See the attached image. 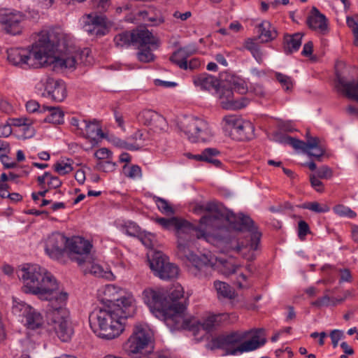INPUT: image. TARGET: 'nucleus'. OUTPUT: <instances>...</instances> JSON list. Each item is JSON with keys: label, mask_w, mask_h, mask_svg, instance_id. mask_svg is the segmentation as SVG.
<instances>
[{"label": "nucleus", "mask_w": 358, "mask_h": 358, "mask_svg": "<svg viewBox=\"0 0 358 358\" xmlns=\"http://www.w3.org/2000/svg\"><path fill=\"white\" fill-rule=\"evenodd\" d=\"M159 113L152 110H144L138 115V120L143 124L150 126Z\"/></svg>", "instance_id": "45"}, {"label": "nucleus", "mask_w": 358, "mask_h": 358, "mask_svg": "<svg viewBox=\"0 0 358 358\" xmlns=\"http://www.w3.org/2000/svg\"><path fill=\"white\" fill-rule=\"evenodd\" d=\"M243 119L235 115H226L223 117V129L229 131L231 136H235V130Z\"/></svg>", "instance_id": "37"}, {"label": "nucleus", "mask_w": 358, "mask_h": 358, "mask_svg": "<svg viewBox=\"0 0 358 358\" xmlns=\"http://www.w3.org/2000/svg\"><path fill=\"white\" fill-rule=\"evenodd\" d=\"M49 301L45 329L49 334H55L62 341L67 342L72 338L74 331L69 320V313L64 307L66 301L61 303L53 299Z\"/></svg>", "instance_id": "5"}, {"label": "nucleus", "mask_w": 358, "mask_h": 358, "mask_svg": "<svg viewBox=\"0 0 358 358\" xmlns=\"http://www.w3.org/2000/svg\"><path fill=\"white\" fill-rule=\"evenodd\" d=\"M41 95L56 102L63 101L67 95L65 83L60 79L45 76L38 84Z\"/></svg>", "instance_id": "11"}, {"label": "nucleus", "mask_w": 358, "mask_h": 358, "mask_svg": "<svg viewBox=\"0 0 358 358\" xmlns=\"http://www.w3.org/2000/svg\"><path fill=\"white\" fill-rule=\"evenodd\" d=\"M303 34L296 33L293 35H287L285 36V50L287 53H292L297 51L301 45Z\"/></svg>", "instance_id": "34"}, {"label": "nucleus", "mask_w": 358, "mask_h": 358, "mask_svg": "<svg viewBox=\"0 0 358 358\" xmlns=\"http://www.w3.org/2000/svg\"><path fill=\"white\" fill-rule=\"evenodd\" d=\"M259 38L264 43L273 41L277 36V31L268 21H263L257 26Z\"/></svg>", "instance_id": "31"}, {"label": "nucleus", "mask_w": 358, "mask_h": 358, "mask_svg": "<svg viewBox=\"0 0 358 358\" xmlns=\"http://www.w3.org/2000/svg\"><path fill=\"white\" fill-rule=\"evenodd\" d=\"M307 23L310 29L320 34L325 35L329 31L327 17L315 7L311 9Z\"/></svg>", "instance_id": "23"}, {"label": "nucleus", "mask_w": 358, "mask_h": 358, "mask_svg": "<svg viewBox=\"0 0 358 358\" xmlns=\"http://www.w3.org/2000/svg\"><path fill=\"white\" fill-rule=\"evenodd\" d=\"M80 135L94 143H97L100 139L104 138L101 127L99 121L96 120L92 121L85 120V127H83Z\"/></svg>", "instance_id": "27"}, {"label": "nucleus", "mask_w": 358, "mask_h": 358, "mask_svg": "<svg viewBox=\"0 0 358 358\" xmlns=\"http://www.w3.org/2000/svg\"><path fill=\"white\" fill-rule=\"evenodd\" d=\"M309 132L306 134V142L290 136H285L281 142L289 145L296 150H302L308 155L320 158L325 152V148L320 143V140L317 137L310 136Z\"/></svg>", "instance_id": "13"}, {"label": "nucleus", "mask_w": 358, "mask_h": 358, "mask_svg": "<svg viewBox=\"0 0 358 358\" xmlns=\"http://www.w3.org/2000/svg\"><path fill=\"white\" fill-rule=\"evenodd\" d=\"M133 36L134 31L131 33L127 31L122 32L115 36L114 42L118 47L128 46L131 43H134Z\"/></svg>", "instance_id": "40"}, {"label": "nucleus", "mask_w": 358, "mask_h": 358, "mask_svg": "<svg viewBox=\"0 0 358 358\" xmlns=\"http://www.w3.org/2000/svg\"><path fill=\"white\" fill-rule=\"evenodd\" d=\"M275 77L278 82L281 85L285 92H289L292 91L294 87V80L290 76L279 72H275Z\"/></svg>", "instance_id": "41"}, {"label": "nucleus", "mask_w": 358, "mask_h": 358, "mask_svg": "<svg viewBox=\"0 0 358 358\" xmlns=\"http://www.w3.org/2000/svg\"><path fill=\"white\" fill-rule=\"evenodd\" d=\"M193 241H184L185 250L178 249V255L182 259H186V264L189 272L195 275H200V272L208 266L213 267V259H208L206 255L198 256L189 250V247Z\"/></svg>", "instance_id": "12"}, {"label": "nucleus", "mask_w": 358, "mask_h": 358, "mask_svg": "<svg viewBox=\"0 0 358 358\" xmlns=\"http://www.w3.org/2000/svg\"><path fill=\"white\" fill-rule=\"evenodd\" d=\"M71 124L75 127L77 133L80 134L82 130H83V127H85V120H79L76 117H72L71 120Z\"/></svg>", "instance_id": "63"}, {"label": "nucleus", "mask_w": 358, "mask_h": 358, "mask_svg": "<svg viewBox=\"0 0 358 358\" xmlns=\"http://www.w3.org/2000/svg\"><path fill=\"white\" fill-rule=\"evenodd\" d=\"M153 332L145 323L138 322L133 332L124 345V349L131 357L138 358L148 352L152 344Z\"/></svg>", "instance_id": "7"}, {"label": "nucleus", "mask_w": 358, "mask_h": 358, "mask_svg": "<svg viewBox=\"0 0 358 358\" xmlns=\"http://www.w3.org/2000/svg\"><path fill=\"white\" fill-rule=\"evenodd\" d=\"M34 121L24 117V138H30L35 135V128L33 127Z\"/></svg>", "instance_id": "51"}, {"label": "nucleus", "mask_w": 358, "mask_h": 358, "mask_svg": "<svg viewBox=\"0 0 358 358\" xmlns=\"http://www.w3.org/2000/svg\"><path fill=\"white\" fill-rule=\"evenodd\" d=\"M237 220L239 222L238 225H234L233 227L237 230H246L250 232V249L253 251L257 250L262 234L257 231L253 220L250 217L242 214L238 215Z\"/></svg>", "instance_id": "21"}, {"label": "nucleus", "mask_w": 358, "mask_h": 358, "mask_svg": "<svg viewBox=\"0 0 358 358\" xmlns=\"http://www.w3.org/2000/svg\"><path fill=\"white\" fill-rule=\"evenodd\" d=\"M43 110L50 111V114L45 118V122L60 124L64 122V112L59 107L43 106Z\"/></svg>", "instance_id": "36"}, {"label": "nucleus", "mask_w": 358, "mask_h": 358, "mask_svg": "<svg viewBox=\"0 0 358 358\" xmlns=\"http://www.w3.org/2000/svg\"><path fill=\"white\" fill-rule=\"evenodd\" d=\"M196 52V49L194 46L187 45L175 51L171 56L170 60L180 69L187 70V58L194 55Z\"/></svg>", "instance_id": "28"}, {"label": "nucleus", "mask_w": 358, "mask_h": 358, "mask_svg": "<svg viewBox=\"0 0 358 358\" xmlns=\"http://www.w3.org/2000/svg\"><path fill=\"white\" fill-rule=\"evenodd\" d=\"M178 127L192 142L204 141L213 136L208 123L196 117H184L180 120Z\"/></svg>", "instance_id": "8"}, {"label": "nucleus", "mask_w": 358, "mask_h": 358, "mask_svg": "<svg viewBox=\"0 0 358 358\" xmlns=\"http://www.w3.org/2000/svg\"><path fill=\"white\" fill-rule=\"evenodd\" d=\"M133 37L134 43L139 45L138 48L151 46L153 49H157L159 46L158 39L148 29L134 31Z\"/></svg>", "instance_id": "29"}, {"label": "nucleus", "mask_w": 358, "mask_h": 358, "mask_svg": "<svg viewBox=\"0 0 358 358\" xmlns=\"http://www.w3.org/2000/svg\"><path fill=\"white\" fill-rule=\"evenodd\" d=\"M253 131L254 127L252 124L249 121L242 120L235 130V136H232V138L238 141L250 139L252 136Z\"/></svg>", "instance_id": "32"}, {"label": "nucleus", "mask_w": 358, "mask_h": 358, "mask_svg": "<svg viewBox=\"0 0 358 358\" xmlns=\"http://www.w3.org/2000/svg\"><path fill=\"white\" fill-rule=\"evenodd\" d=\"M243 47L251 52L256 61L261 64L263 62V53L259 48L258 45L252 38H248L245 41Z\"/></svg>", "instance_id": "39"}, {"label": "nucleus", "mask_w": 358, "mask_h": 358, "mask_svg": "<svg viewBox=\"0 0 358 358\" xmlns=\"http://www.w3.org/2000/svg\"><path fill=\"white\" fill-rule=\"evenodd\" d=\"M55 171L59 175H66L73 171L71 164L68 162H57L54 165Z\"/></svg>", "instance_id": "49"}, {"label": "nucleus", "mask_w": 358, "mask_h": 358, "mask_svg": "<svg viewBox=\"0 0 358 358\" xmlns=\"http://www.w3.org/2000/svg\"><path fill=\"white\" fill-rule=\"evenodd\" d=\"M115 164L110 160L100 161L96 164V169L104 172L112 171L115 169Z\"/></svg>", "instance_id": "56"}, {"label": "nucleus", "mask_w": 358, "mask_h": 358, "mask_svg": "<svg viewBox=\"0 0 358 358\" xmlns=\"http://www.w3.org/2000/svg\"><path fill=\"white\" fill-rule=\"evenodd\" d=\"M249 331H233L227 334H222L215 337L211 341V349H225L228 350L236 348L248 336Z\"/></svg>", "instance_id": "18"}, {"label": "nucleus", "mask_w": 358, "mask_h": 358, "mask_svg": "<svg viewBox=\"0 0 358 358\" xmlns=\"http://www.w3.org/2000/svg\"><path fill=\"white\" fill-rule=\"evenodd\" d=\"M215 91L223 108L235 110L245 106V103L234 99V93L231 89L218 87Z\"/></svg>", "instance_id": "24"}, {"label": "nucleus", "mask_w": 358, "mask_h": 358, "mask_svg": "<svg viewBox=\"0 0 358 358\" xmlns=\"http://www.w3.org/2000/svg\"><path fill=\"white\" fill-rule=\"evenodd\" d=\"M68 238L62 233L52 234L45 241V250L46 254L51 259H62L64 254L66 253Z\"/></svg>", "instance_id": "17"}, {"label": "nucleus", "mask_w": 358, "mask_h": 358, "mask_svg": "<svg viewBox=\"0 0 358 358\" xmlns=\"http://www.w3.org/2000/svg\"><path fill=\"white\" fill-rule=\"evenodd\" d=\"M102 294L103 302L110 303V306H118L121 309H124V306L127 305L123 299L129 296L134 299L131 294L125 293L122 289L114 285H106L102 290Z\"/></svg>", "instance_id": "20"}, {"label": "nucleus", "mask_w": 358, "mask_h": 358, "mask_svg": "<svg viewBox=\"0 0 358 358\" xmlns=\"http://www.w3.org/2000/svg\"><path fill=\"white\" fill-rule=\"evenodd\" d=\"M24 292L38 296L41 300L55 299L61 303L67 300V293L59 290L54 276L38 264L24 265Z\"/></svg>", "instance_id": "4"}, {"label": "nucleus", "mask_w": 358, "mask_h": 358, "mask_svg": "<svg viewBox=\"0 0 358 358\" xmlns=\"http://www.w3.org/2000/svg\"><path fill=\"white\" fill-rule=\"evenodd\" d=\"M310 233L308 224L305 221H300L299 222L298 236L301 241L305 239L306 236Z\"/></svg>", "instance_id": "58"}, {"label": "nucleus", "mask_w": 358, "mask_h": 358, "mask_svg": "<svg viewBox=\"0 0 358 358\" xmlns=\"http://www.w3.org/2000/svg\"><path fill=\"white\" fill-rule=\"evenodd\" d=\"M138 59L143 62H150L154 60L155 56L152 52L154 49L151 46L138 48Z\"/></svg>", "instance_id": "48"}, {"label": "nucleus", "mask_w": 358, "mask_h": 358, "mask_svg": "<svg viewBox=\"0 0 358 358\" xmlns=\"http://www.w3.org/2000/svg\"><path fill=\"white\" fill-rule=\"evenodd\" d=\"M219 154V151H217L215 148H207L205 149L201 155H205L206 156L201 158V161L206 162L212 164L216 167H219L221 165V162L215 158Z\"/></svg>", "instance_id": "43"}, {"label": "nucleus", "mask_w": 358, "mask_h": 358, "mask_svg": "<svg viewBox=\"0 0 358 358\" xmlns=\"http://www.w3.org/2000/svg\"><path fill=\"white\" fill-rule=\"evenodd\" d=\"M123 300L127 303L124 309L118 306H107L96 308L90 314V326L100 338L110 340L119 336L124 331L125 319L136 313L135 299L129 296Z\"/></svg>", "instance_id": "3"}, {"label": "nucleus", "mask_w": 358, "mask_h": 358, "mask_svg": "<svg viewBox=\"0 0 358 358\" xmlns=\"http://www.w3.org/2000/svg\"><path fill=\"white\" fill-rule=\"evenodd\" d=\"M319 178L329 179L333 176L332 170L327 166H322L317 172Z\"/></svg>", "instance_id": "61"}, {"label": "nucleus", "mask_w": 358, "mask_h": 358, "mask_svg": "<svg viewBox=\"0 0 358 358\" xmlns=\"http://www.w3.org/2000/svg\"><path fill=\"white\" fill-rule=\"evenodd\" d=\"M154 201L157 206L158 210L162 213L168 215L174 214V210L166 200L160 197H155Z\"/></svg>", "instance_id": "47"}, {"label": "nucleus", "mask_w": 358, "mask_h": 358, "mask_svg": "<svg viewBox=\"0 0 358 358\" xmlns=\"http://www.w3.org/2000/svg\"><path fill=\"white\" fill-rule=\"evenodd\" d=\"M150 127L155 132H162L167 131L169 127L166 119L160 114H158Z\"/></svg>", "instance_id": "44"}, {"label": "nucleus", "mask_w": 358, "mask_h": 358, "mask_svg": "<svg viewBox=\"0 0 358 358\" xmlns=\"http://www.w3.org/2000/svg\"><path fill=\"white\" fill-rule=\"evenodd\" d=\"M333 211L335 214L340 217H345L348 218H355L357 216V213L353 211L351 208L345 206L343 204L336 205L333 208Z\"/></svg>", "instance_id": "46"}, {"label": "nucleus", "mask_w": 358, "mask_h": 358, "mask_svg": "<svg viewBox=\"0 0 358 358\" xmlns=\"http://www.w3.org/2000/svg\"><path fill=\"white\" fill-rule=\"evenodd\" d=\"M214 287L217 292L219 298L233 299L234 297V289L226 282L222 281H215Z\"/></svg>", "instance_id": "38"}, {"label": "nucleus", "mask_w": 358, "mask_h": 358, "mask_svg": "<svg viewBox=\"0 0 358 358\" xmlns=\"http://www.w3.org/2000/svg\"><path fill=\"white\" fill-rule=\"evenodd\" d=\"M85 272H89L96 277L110 278L113 275L110 271H106L103 268L98 264L95 263L91 258L87 259V262L85 264H82Z\"/></svg>", "instance_id": "33"}, {"label": "nucleus", "mask_w": 358, "mask_h": 358, "mask_svg": "<svg viewBox=\"0 0 358 358\" xmlns=\"http://www.w3.org/2000/svg\"><path fill=\"white\" fill-rule=\"evenodd\" d=\"M194 85L202 91L217 90L220 87V80L215 76L206 73H200L192 77Z\"/></svg>", "instance_id": "25"}, {"label": "nucleus", "mask_w": 358, "mask_h": 358, "mask_svg": "<svg viewBox=\"0 0 358 358\" xmlns=\"http://www.w3.org/2000/svg\"><path fill=\"white\" fill-rule=\"evenodd\" d=\"M266 343L265 338H259V336L255 335L250 340L243 341L236 348L229 349L228 355H237L243 354L245 352L255 350L259 347L264 345Z\"/></svg>", "instance_id": "26"}, {"label": "nucleus", "mask_w": 358, "mask_h": 358, "mask_svg": "<svg viewBox=\"0 0 358 358\" xmlns=\"http://www.w3.org/2000/svg\"><path fill=\"white\" fill-rule=\"evenodd\" d=\"M112 143L115 146H116L117 148H126L128 150H136V145L129 143L126 142L125 141L122 140L119 138H116V137L114 138L112 140Z\"/></svg>", "instance_id": "57"}, {"label": "nucleus", "mask_w": 358, "mask_h": 358, "mask_svg": "<svg viewBox=\"0 0 358 358\" xmlns=\"http://www.w3.org/2000/svg\"><path fill=\"white\" fill-rule=\"evenodd\" d=\"M331 297L327 295L323 296L321 298L317 299L316 301H313L311 305L317 308H321L322 306H331Z\"/></svg>", "instance_id": "60"}, {"label": "nucleus", "mask_w": 358, "mask_h": 358, "mask_svg": "<svg viewBox=\"0 0 358 358\" xmlns=\"http://www.w3.org/2000/svg\"><path fill=\"white\" fill-rule=\"evenodd\" d=\"M141 241L148 248H153L155 246V236L154 234L148 233L141 236Z\"/></svg>", "instance_id": "55"}, {"label": "nucleus", "mask_w": 358, "mask_h": 358, "mask_svg": "<svg viewBox=\"0 0 358 358\" xmlns=\"http://www.w3.org/2000/svg\"><path fill=\"white\" fill-rule=\"evenodd\" d=\"M66 253L69 258L76 262L80 266L87 262V259L90 257V251L92 248L91 243L80 237L74 236L68 238Z\"/></svg>", "instance_id": "15"}, {"label": "nucleus", "mask_w": 358, "mask_h": 358, "mask_svg": "<svg viewBox=\"0 0 358 358\" xmlns=\"http://www.w3.org/2000/svg\"><path fill=\"white\" fill-rule=\"evenodd\" d=\"M215 206L212 203H208L204 207L205 210L209 212L203 216L199 221V225L194 226L188 221L173 217L171 218L157 217L155 222L164 229L173 230L178 238V249L185 250L184 241H194L195 239H206L207 234L213 229H219L222 227L226 220L225 217L214 211Z\"/></svg>", "instance_id": "2"}, {"label": "nucleus", "mask_w": 358, "mask_h": 358, "mask_svg": "<svg viewBox=\"0 0 358 358\" xmlns=\"http://www.w3.org/2000/svg\"><path fill=\"white\" fill-rule=\"evenodd\" d=\"M340 282H350L352 280V276L349 269L343 268L339 271Z\"/></svg>", "instance_id": "64"}, {"label": "nucleus", "mask_w": 358, "mask_h": 358, "mask_svg": "<svg viewBox=\"0 0 358 358\" xmlns=\"http://www.w3.org/2000/svg\"><path fill=\"white\" fill-rule=\"evenodd\" d=\"M336 87L346 96L358 101V81H350L344 73L336 70Z\"/></svg>", "instance_id": "22"}, {"label": "nucleus", "mask_w": 358, "mask_h": 358, "mask_svg": "<svg viewBox=\"0 0 358 358\" xmlns=\"http://www.w3.org/2000/svg\"><path fill=\"white\" fill-rule=\"evenodd\" d=\"M131 139L136 143V149L141 146L147 139L148 134L145 131L138 130L132 136Z\"/></svg>", "instance_id": "53"}, {"label": "nucleus", "mask_w": 358, "mask_h": 358, "mask_svg": "<svg viewBox=\"0 0 358 358\" xmlns=\"http://www.w3.org/2000/svg\"><path fill=\"white\" fill-rule=\"evenodd\" d=\"M213 266L218 268L222 274L229 275L234 273L240 266L234 264L231 260L220 258L215 259Z\"/></svg>", "instance_id": "35"}, {"label": "nucleus", "mask_w": 358, "mask_h": 358, "mask_svg": "<svg viewBox=\"0 0 358 358\" xmlns=\"http://www.w3.org/2000/svg\"><path fill=\"white\" fill-rule=\"evenodd\" d=\"M149 265L154 274L162 280L176 278L179 273L178 267L159 252L154 253L152 259H149Z\"/></svg>", "instance_id": "14"}, {"label": "nucleus", "mask_w": 358, "mask_h": 358, "mask_svg": "<svg viewBox=\"0 0 358 358\" xmlns=\"http://www.w3.org/2000/svg\"><path fill=\"white\" fill-rule=\"evenodd\" d=\"M69 36L60 29L43 31L38 35L34 49L24 56V64L38 68L52 66L54 70L74 69L79 59L81 63L89 64L90 50H82L79 53L71 52L68 48Z\"/></svg>", "instance_id": "1"}, {"label": "nucleus", "mask_w": 358, "mask_h": 358, "mask_svg": "<svg viewBox=\"0 0 358 358\" xmlns=\"http://www.w3.org/2000/svg\"><path fill=\"white\" fill-rule=\"evenodd\" d=\"M24 312L27 329V340L24 341V345H27L28 350L34 349L40 332L45 328L43 318L40 312L29 305L24 304Z\"/></svg>", "instance_id": "10"}, {"label": "nucleus", "mask_w": 358, "mask_h": 358, "mask_svg": "<svg viewBox=\"0 0 358 358\" xmlns=\"http://www.w3.org/2000/svg\"><path fill=\"white\" fill-rule=\"evenodd\" d=\"M143 299L144 302L157 317L160 315L163 317L165 324L169 328V325L173 324V320L169 316L173 312L170 308L166 306V296L162 291L152 288L145 289L143 292Z\"/></svg>", "instance_id": "9"}, {"label": "nucleus", "mask_w": 358, "mask_h": 358, "mask_svg": "<svg viewBox=\"0 0 358 358\" xmlns=\"http://www.w3.org/2000/svg\"><path fill=\"white\" fill-rule=\"evenodd\" d=\"M166 306L170 308L173 313L169 315L173 320V324L169 325L171 331L180 330L181 328H190L192 321L187 318L186 299L184 297V290L181 285H177L166 297Z\"/></svg>", "instance_id": "6"}, {"label": "nucleus", "mask_w": 358, "mask_h": 358, "mask_svg": "<svg viewBox=\"0 0 358 358\" xmlns=\"http://www.w3.org/2000/svg\"><path fill=\"white\" fill-rule=\"evenodd\" d=\"M22 310V303L20 299L15 296L12 297V313L19 317H21V311Z\"/></svg>", "instance_id": "54"}, {"label": "nucleus", "mask_w": 358, "mask_h": 358, "mask_svg": "<svg viewBox=\"0 0 358 358\" xmlns=\"http://www.w3.org/2000/svg\"><path fill=\"white\" fill-rule=\"evenodd\" d=\"M304 208L315 213H327L330 210L329 207L327 205H321L317 202H310L306 203L304 205Z\"/></svg>", "instance_id": "52"}, {"label": "nucleus", "mask_w": 358, "mask_h": 358, "mask_svg": "<svg viewBox=\"0 0 358 358\" xmlns=\"http://www.w3.org/2000/svg\"><path fill=\"white\" fill-rule=\"evenodd\" d=\"M343 333L341 330L334 329L331 331L330 337L334 348H336L338 346V341L343 338Z\"/></svg>", "instance_id": "62"}, {"label": "nucleus", "mask_w": 358, "mask_h": 358, "mask_svg": "<svg viewBox=\"0 0 358 358\" xmlns=\"http://www.w3.org/2000/svg\"><path fill=\"white\" fill-rule=\"evenodd\" d=\"M22 50L21 48H10L8 50V62L16 66H22Z\"/></svg>", "instance_id": "42"}, {"label": "nucleus", "mask_w": 358, "mask_h": 358, "mask_svg": "<svg viewBox=\"0 0 358 358\" xmlns=\"http://www.w3.org/2000/svg\"><path fill=\"white\" fill-rule=\"evenodd\" d=\"M124 171L126 176L132 179L140 178L142 176L141 169L137 165L124 166Z\"/></svg>", "instance_id": "50"}, {"label": "nucleus", "mask_w": 358, "mask_h": 358, "mask_svg": "<svg viewBox=\"0 0 358 358\" xmlns=\"http://www.w3.org/2000/svg\"><path fill=\"white\" fill-rule=\"evenodd\" d=\"M106 19L103 16L96 14L87 15V21L85 24L86 31L95 35H103V29H105Z\"/></svg>", "instance_id": "30"}, {"label": "nucleus", "mask_w": 358, "mask_h": 358, "mask_svg": "<svg viewBox=\"0 0 358 358\" xmlns=\"http://www.w3.org/2000/svg\"><path fill=\"white\" fill-rule=\"evenodd\" d=\"M94 156L98 159H107L110 160L112 158V152L106 148H102L99 149L96 152L94 153Z\"/></svg>", "instance_id": "59"}, {"label": "nucleus", "mask_w": 358, "mask_h": 358, "mask_svg": "<svg viewBox=\"0 0 358 358\" xmlns=\"http://www.w3.org/2000/svg\"><path fill=\"white\" fill-rule=\"evenodd\" d=\"M22 15L20 12L5 10L1 14L0 25L7 34L17 35L22 32Z\"/></svg>", "instance_id": "19"}, {"label": "nucleus", "mask_w": 358, "mask_h": 358, "mask_svg": "<svg viewBox=\"0 0 358 358\" xmlns=\"http://www.w3.org/2000/svg\"><path fill=\"white\" fill-rule=\"evenodd\" d=\"M187 318L191 320L190 328H181L180 329H188L192 331L199 330L202 329L206 332L214 329L217 326L224 323H232L236 321L237 316L232 313H219L213 314L207 317L203 322L196 320L194 317L187 315Z\"/></svg>", "instance_id": "16"}]
</instances>
